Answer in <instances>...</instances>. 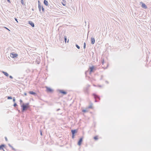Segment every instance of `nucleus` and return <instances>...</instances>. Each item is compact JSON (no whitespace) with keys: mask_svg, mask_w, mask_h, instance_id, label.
<instances>
[{"mask_svg":"<svg viewBox=\"0 0 151 151\" xmlns=\"http://www.w3.org/2000/svg\"><path fill=\"white\" fill-rule=\"evenodd\" d=\"M89 69H90L89 73L90 74L92 72H93V70L95 69L94 66H93L91 67H90Z\"/></svg>","mask_w":151,"mask_h":151,"instance_id":"39448f33","label":"nucleus"},{"mask_svg":"<svg viewBox=\"0 0 151 151\" xmlns=\"http://www.w3.org/2000/svg\"><path fill=\"white\" fill-rule=\"evenodd\" d=\"M5 145L4 144H2L0 145V150H3L4 147H5Z\"/></svg>","mask_w":151,"mask_h":151,"instance_id":"2eb2a0df","label":"nucleus"},{"mask_svg":"<svg viewBox=\"0 0 151 151\" xmlns=\"http://www.w3.org/2000/svg\"><path fill=\"white\" fill-rule=\"evenodd\" d=\"M140 3H141L142 4V8H144L145 9H147V6L144 3H143L142 2H141Z\"/></svg>","mask_w":151,"mask_h":151,"instance_id":"1a4fd4ad","label":"nucleus"},{"mask_svg":"<svg viewBox=\"0 0 151 151\" xmlns=\"http://www.w3.org/2000/svg\"><path fill=\"white\" fill-rule=\"evenodd\" d=\"M44 4L45 5H46V6L48 5V4H49L48 3V1L46 0H44Z\"/></svg>","mask_w":151,"mask_h":151,"instance_id":"dca6fc26","label":"nucleus"},{"mask_svg":"<svg viewBox=\"0 0 151 151\" xmlns=\"http://www.w3.org/2000/svg\"><path fill=\"white\" fill-rule=\"evenodd\" d=\"M78 130L77 129H72L71 130L72 134L75 135V134L77 132Z\"/></svg>","mask_w":151,"mask_h":151,"instance_id":"0eeeda50","label":"nucleus"},{"mask_svg":"<svg viewBox=\"0 0 151 151\" xmlns=\"http://www.w3.org/2000/svg\"><path fill=\"white\" fill-rule=\"evenodd\" d=\"M83 138L82 137H81L79 139V140L78 142V145L80 146L81 145V143L83 141Z\"/></svg>","mask_w":151,"mask_h":151,"instance_id":"423d86ee","label":"nucleus"},{"mask_svg":"<svg viewBox=\"0 0 151 151\" xmlns=\"http://www.w3.org/2000/svg\"><path fill=\"white\" fill-rule=\"evenodd\" d=\"M92 108V106L91 105H90L89 106L88 108L89 109H91Z\"/></svg>","mask_w":151,"mask_h":151,"instance_id":"bb28decb","label":"nucleus"},{"mask_svg":"<svg viewBox=\"0 0 151 151\" xmlns=\"http://www.w3.org/2000/svg\"><path fill=\"white\" fill-rule=\"evenodd\" d=\"M95 42V40L94 38L91 37V43L92 44H93Z\"/></svg>","mask_w":151,"mask_h":151,"instance_id":"ddd939ff","label":"nucleus"},{"mask_svg":"<svg viewBox=\"0 0 151 151\" xmlns=\"http://www.w3.org/2000/svg\"><path fill=\"white\" fill-rule=\"evenodd\" d=\"M94 139L96 140H97L98 139V136H95L94 137Z\"/></svg>","mask_w":151,"mask_h":151,"instance_id":"412c9836","label":"nucleus"},{"mask_svg":"<svg viewBox=\"0 0 151 151\" xmlns=\"http://www.w3.org/2000/svg\"><path fill=\"white\" fill-rule=\"evenodd\" d=\"M32 10H34L33 9H32Z\"/></svg>","mask_w":151,"mask_h":151,"instance_id":"09e8293b","label":"nucleus"},{"mask_svg":"<svg viewBox=\"0 0 151 151\" xmlns=\"http://www.w3.org/2000/svg\"><path fill=\"white\" fill-rule=\"evenodd\" d=\"M40 135H42V132L41 130H40Z\"/></svg>","mask_w":151,"mask_h":151,"instance_id":"72a5a7b5","label":"nucleus"},{"mask_svg":"<svg viewBox=\"0 0 151 151\" xmlns=\"http://www.w3.org/2000/svg\"><path fill=\"white\" fill-rule=\"evenodd\" d=\"M29 104L28 103H27L26 104L23 103L21 105V107L22 109V111L23 112L26 109H28L29 108Z\"/></svg>","mask_w":151,"mask_h":151,"instance_id":"f257e3e1","label":"nucleus"},{"mask_svg":"<svg viewBox=\"0 0 151 151\" xmlns=\"http://www.w3.org/2000/svg\"><path fill=\"white\" fill-rule=\"evenodd\" d=\"M5 139L6 141H8L7 138L6 137H5Z\"/></svg>","mask_w":151,"mask_h":151,"instance_id":"e433bc0d","label":"nucleus"},{"mask_svg":"<svg viewBox=\"0 0 151 151\" xmlns=\"http://www.w3.org/2000/svg\"><path fill=\"white\" fill-rule=\"evenodd\" d=\"M21 2L22 4V5H23L24 4V1L23 0H21Z\"/></svg>","mask_w":151,"mask_h":151,"instance_id":"393cba45","label":"nucleus"},{"mask_svg":"<svg viewBox=\"0 0 151 151\" xmlns=\"http://www.w3.org/2000/svg\"><path fill=\"white\" fill-rule=\"evenodd\" d=\"M10 56L12 58H15L17 57L18 56V54L17 53L13 54L12 53H11Z\"/></svg>","mask_w":151,"mask_h":151,"instance_id":"7ed1b4c3","label":"nucleus"},{"mask_svg":"<svg viewBox=\"0 0 151 151\" xmlns=\"http://www.w3.org/2000/svg\"><path fill=\"white\" fill-rule=\"evenodd\" d=\"M29 24L32 27H35V24L32 21H29Z\"/></svg>","mask_w":151,"mask_h":151,"instance_id":"9b49d317","label":"nucleus"},{"mask_svg":"<svg viewBox=\"0 0 151 151\" xmlns=\"http://www.w3.org/2000/svg\"><path fill=\"white\" fill-rule=\"evenodd\" d=\"M64 38H65V42L66 43V40H67V37H66V36H65L64 37Z\"/></svg>","mask_w":151,"mask_h":151,"instance_id":"a878e982","label":"nucleus"},{"mask_svg":"<svg viewBox=\"0 0 151 151\" xmlns=\"http://www.w3.org/2000/svg\"><path fill=\"white\" fill-rule=\"evenodd\" d=\"M75 135L72 134V138L73 139L74 138Z\"/></svg>","mask_w":151,"mask_h":151,"instance_id":"cd10ccee","label":"nucleus"},{"mask_svg":"<svg viewBox=\"0 0 151 151\" xmlns=\"http://www.w3.org/2000/svg\"><path fill=\"white\" fill-rule=\"evenodd\" d=\"M90 86V85H88V86L84 88V91L86 93L88 92V88Z\"/></svg>","mask_w":151,"mask_h":151,"instance_id":"f8f14e48","label":"nucleus"},{"mask_svg":"<svg viewBox=\"0 0 151 151\" xmlns=\"http://www.w3.org/2000/svg\"><path fill=\"white\" fill-rule=\"evenodd\" d=\"M38 8H39V10L40 12L41 11V9L42 8L41 6V5L40 3H40V1H38Z\"/></svg>","mask_w":151,"mask_h":151,"instance_id":"4468645a","label":"nucleus"},{"mask_svg":"<svg viewBox=\"0 0 151 151\" xmlns=\"http://www.w3.org/2000/svg\"><path fill=\"white\" fill-rule=\"evenodd\" d=\"M18 111H19V112H20V110H18Z\"/></svg>","mask_w":151,"mask_h":151,"instance_id":"49530a36","label":"nucleus"},{"mask_svg":"<svg viewBox=\"0 0 151 151\" xmlns=\"http://www.w3.org/2000/svg\"><path fill=\"white\" fill-rule=\"evenodd\" d=\"M93 95L94 96V98L95 99H98L99 100H100V97L99 96L96 95V94L93 93Z\"/></svg>","mask_w":151,"mask_h":151,"instance_id":"f03ea898","label":"nucleus"},{"mask_svg":"<svg viewBox=\"0 0 151 151\" xmlns=\"http://www.w3.org/2000/svg\"><path fill=\"white\" fill-rule=\"evenodd\" d=\"M24 95L25 96H27V93H24Z\"/></svg>","mask_w":151,"mask_h":151,"instance_id":"ea45409f","label":"nucleus"},{"mask_svg":"<svg viewBox=\"0 0 151 151\" xmlns=\"http://www.w3.org/2000/svg\"><path fill=\"white\" fill-rule=\"evenodd\" d=\"M3 151H5V150H4V149L3 148V150H2Z\"/></svg>","mask_w":151,"mask_h":151,"instance_id":"c03bdc74","label":"nucleus"},{"mask_svg":"<svg viewBox=\"0 0 151 151\" xmlns=\"http://www.w3.org/2000/svg\"><path fill=\"white\" fill-rule=\"evenodd\" d=\"M8 99H12V96H8L7 97Z\"/></svg>","mask_w":151,"mask_h":151,"instance_id":"aec40b11","label":"nucleus"},{"mask_svg":"<svg viewBox=\"0 0 151 151\" xmlns=\"http://www.w3.org/2000/svg\"><path fill=\"white\" fill-rule=\"evenodd\" d=\"M60 110V109H58L57 110V111H59V110Z\"/></svg>","mask_w":151,"mask_h":151,"instance_id":"a19ab883","label":"nucleus"},{"mask_svg":"<svg viewBox=\"0 0 151 151\" xmlns=\"http://www.w3.org/2000/svg\"><path fill=\"white\" fill-rule=\"evenodd\" d=\"M52 5V4H51V5H50V4H49L47 6H48V8H49L50 9H52L53 8Z\"/></svg>","mask_w":151,"mask_h":151,"instance_id":"6ab92c4d","label":"nucleus"},{"mask_svg":"<svg viewBox=\"0 0 151 151\" xmlns=\"http://www.w3.org/2000/svg\"><path fill=\"white\" fill-rule=\"evenodd\" d=\"M46 88V91L47 92L52 93L53 91V90L47 86Z\"/></svg>","mask_w":151,"mask_h":151,"instance_id":"20e7f679","label":"nucleus"},{"mask_svg":"<svg viewBox=\"0 0 151 151\" xmlns=\"http://www.w3.org/2000/svg\"><path fill=\"white\" fill-rule=\"evenodd\" d=\"M99 86L100 87H101V86Z\"/></svg>","mask_w":151,"mask_h":151,"instance_id":"de8ad7c7","label":"nucleus"},{"mask_svg":"<svg viewBox=\"0 0 151 151\" xmlns=\"http://www.w3.org/2000/svg\"><path fill=\"white\" fill-rule=\"evenodd\" d=\"M7 1L9 2V3H10L11 2H10V0H7Z\"/></svg>","mask_w":151,"mask_h":151,"instance_id":"58836bf2","label":"nucleus"},{"mask_svg":"<svg viewBox=\"0 0 151 151\" xmlns=\"http://www.w3.org/2000/svg\"><path fill=\"white\" fill-rule=\"evenodd\" d=\"M76 47L78 49H80V47L77 44H76Z\"/></svg>","mask_w":151,"mask_h":151,"instance_id":"4be33fe9","label":"nucleus"},{"mask_svg":"<svg viewBox=\"0 0 151 151\" xmlns=\"http://www.w3.org/2000/svg\"><path fill=\"white\" fill-rule=\"evenodd\" d=\"M9 146L11 148L12 146L9 144H8Z\"/></svg>","mask_w":151,"mask_h":151,"instance_id":"f704fd0d","label":"nucleus"},{"mask_svg":"<svg viewBox=\"0 0 151 151\" xmlns=\"http://www.w3.org/2000/svg\"><path fill=\"white\" fill-rule=\"evenodd\" d=\"M72 0H71V1H72Z\"/></svg>","mask_w":151,"mask_h":151,"instance_id":"8fccbe9b","label":"nucleus"},{"mask_svg":"<svg viewBox=\"0 0 151 151\" xmlns=\"http://www.w3.org/2000/svg\"><path fill=\"white\" fill-rule=\"evenodd\" d=\"M106 82L107 83H108V81H106Z\"/></svg>","mask_w":151,"mask_h":151,"instance_id":"a18cd8bd","label":"nucleus"},{"mask_svg":"<svg viewBox=\"0 0 151 151\" xmlns=\"http://www.w3.org/2000/svg\"><path fill=\"white\" fill-rule=\"evenodd\" d=\"M9 78L11 79H12L13 78V77H12V76H9Z\"/></svg>","mask_w":151,"mask_h":151,"instance_id":"c9c22d12","label":"nucleus"},{"mask_svg":"<svg viewBox=\"0 0 151 151\" xmlns=\"http://www.w3.org/2000/svg\"><path fill=\"white\" fill-rule=\"evenodd\" d=\"M13 101L14 102H15V99L14 97L13 98Z\"/></svg>","mask_w":151,"mask_h":151,"instance_id":"2f4dec72","label":"nucleus"},{"mask_svg":"<svg viewBox=\"0 0 151 151\" xmlns=\"http://www.w3.org/2000/svg\"><path fill=\"white\" fill-rule=\"evenodd\" d=\"M13 106H14V107H15L17 106V103H15L13 105Z\"/></svg>","mask_w":151,"mask_h":151,"instance_id":"b1692460","label":"nucleus"},{"mask_svg":"<svg viewBox=\"0 0 151 151\" xmlns=\"http://www.w3.org/2000/svg\"><path fill=\"white\" fill-rule=\"evenodd\" d=\"M59 91L60 93H61L64 95H65L67 93L66 91H64L63 90H59Z\"/></svg>","mask_w":151,"mask_h":151,"instance_id":"6e6552de","label":"nucleus"},{"mask_svg":"<svg viewBox=\"0 0 151 151\" xmlns=\"http://www.w3.org/2000/svg\"><path fill=\"white\" fill-rule=\"evenodd\" d=\"M63 2L62 3V4L64 6H65L66 4V1L65 0H62Z\"/></svg>","mask_w":151,"mask_h":151,"instance_id":"f3484780","label":"nucleus"},{"mask_svg":"<svg viewBox=\"0 0 151 151\" xmlns=\"http://www.w3.org/2000/svg\"><path fill=\"white\" fill-rule=\"evenodd\" d=\"M29 93L30 94L32 95L35 96H36L37 95L36 93L33 91H29Z\"/></svg>","mask_w":151,"mask_h":151,"instance_id":"9d476101","label":"nucleus"},{"mask_svg":"<svg viewBox=\"0 0 151 151\" xmlns=\"http://www.w3.org/2000/svg\"><path fill=\"white\" fill-rule=\"evenodd\" d=\"M14 19L17 22H18V20H17V19L16 18H14Z\"/></svg>","mask_w":151,"mask_h":151,"instance_id":"4c0bfd02","label":"nucleus"},{"mask_svg":"<svg viewBox=\"0 0 151 151\" xmlns=\"http://www.w3.org/2000/svg\"><path fill=\"white\" fill-rule=\"evenodd\" d=\"M2 73L6 76L8 77L9 76V74L6 72L4 71H2Z\"/></svg>","mask_w":151,"mask_h":151,"instance_id":"a211bd4d","label":"nucleus"},{"mask_svg":"<svg viewBox=\"0 0 151 151\" xmlns=\"http://www.w3.org/2000/svg\"><path fill=\"white\" fill-rule=\"evenodd\" d=\"M86 47V43L85 42H84L83 44V48L84 49H85Z\"/></svg>","mask_w":151,"mask_h":151,"instance_id":"5701e85b","label":"nucleus"},{"mask_svg":"<svg viewBox=\"0 0 151 151\" xmlns=\"http://www.w3.org/2000/svg\"><path fill=\"white\" fill-rule=\"evenodd\" d=\"M5 28L6 29H8V30H9V29L8 28H7V27H5Z\"/></svg>","mask_w":151,"mask_h":151,"instance_id":"79ce46f5","label":"nucleus"},{"mask_svg":"<svg viewBox=\"0 0 151 151\" xmlns=\"http://www.w3.org/2000/svg\"><path fill=\"white\" fill-rule=\"evenodd\" d=\"M12 149L14 151H16V150L13 147H11Z\"/></svg>","mask_w":151,"mask_h":151,"instance_id":"7c9ffc66","label":"nucleus"},{"mask_svg":"<svg viewBox=\"0 0 151 151\" xmlns=\"http://www.w3.org/2000/svg\"><path fill=\"white\" fill-rule=\"evenodd\" d=\"M19 101H20V104H21L23 102V101H22L21 100V99H20V100H19Z\"/></svg>","mask_w":151,"mask_h":151,"instance_id":"473e14b6","label":"nucleus"},{"mask_svg":"<svg viewBox=\"0 0 151 151\" xmlns=\"http://www.w3.org/2000/svg\"><path fill=\"white\" fill-rule=\"evenodd\" d=\"M83 112H86V109H83L82 111Z\"/></svg>","mask_w":151,"mask_h":151,"instance_id":"c756f323","label":"nucleus"},{"mask_svg":"<svg viewBox=\"0 0 151 151\" xmlns=\"http://www.w3.org/2000/svg\"><path fill=\"white\" fill-rule=\"evenodd\" d=\"M96 100H97L96 99H95V102H97L98 101Z\"/></svg>","mask_w":151,"mask_h":151,"instance_id":"37998d69","label":"nucleus"},{"mask_svg":"<svg viewBox=\"0 0 151 151\" xmlns=\"http://www.w3.org/2000/svg\"><path fill=\"white\" fill-rule=\"evenodd\" d=\"M42 12H44V8H43V6H42Z\"/></svg>","mask_w":151,"mask_h":151,"instance_id":"c85d7f7f","label":"nucleus"}]
</instances>
